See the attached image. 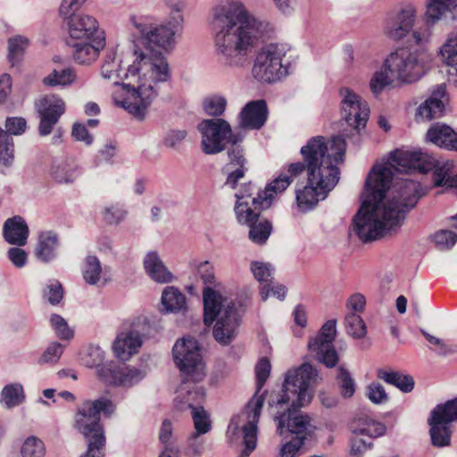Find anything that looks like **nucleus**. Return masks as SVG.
I'll list each match as a JSON object with an SVG mask.
<instances>
[{
  "mask_svg": "<svg viewBox=\"0 0 457 457\" xmlns=\"http://www.w3.org/2000/svg\"><path fill=\"white\" fill-rule=\"evenodd\" d=\"M130 21L144 44L152 48L168 50L173 47L174 36L182 28L184 19L178 15L173 18V21L160 25L155 24L154 19L148 16H132Z\"/></svg>",
  "mask_w": 457,
  "mask_h": 457,
  "instance_id": "4468645a",
  "label": "nucleus"
},
{
  "mask_svg": "<svg viewBox=\"0 0 457 457\" xmlns=\"http://www.w3.org/2000/svg\"><path fill=\"white\" fill-rule=\"evenodd\" d=\"M263 406V399L255 397L247 403L242 412L230 420L228 427V436H235L240 430L243 433L245 448L238 457H249L257 445V424Z\"/></svg>",
  "mask_w": 457,
  "mask_h": 457,
  "instance_id": "2eb2a0df",
  "label": "nucleus"
},
{
  "mask_svg": "<svg viewBox=\"0 0 457 457\" xmlns=\"http://www.w3.org/2000/svg\"><path fill=\"white\" fill-rule=\"evenodd\" d=\"M6 131L0 127V162L10 165L13 161V141L11 135H21L25 132L27 121L21 117H10L5 121Z\"/></svg>",
  "mask_w": 457,
  "mask_h": 457,
  "instance_id": "4be33fe9",
  "label": "nucleus"
},
{
  "mask_svg": "<svg viewBox=\"0 0 457 457\" xmlns=\"http://www.w3.org/2000/svg\"><path fill=\"white\" fill-rule=\"evenodd\" d=\"M77 79V75L72 68L64 69H54L47 76H46L42 83L46 87H65L73 84Z\"/></svg>",
  "mask_w": 457,
  "mask_h": 457,
  "instance_id": "58836bf2",
  "label": "nucleus"
},
{
  "mask_svg": "<svg viewBox=\"0 0 457 457\" xmlns=\"http://www.w3.org/2000/svg\"><path fill=\"white\" fill-rule=\"evenodd\" d=\"M431 412L449 424L457 422V397L437 404Z\"/></svg>",
  "mask_w": 457,
  "mask_h": 457,
  "instance_id": "09e8293b",
  "label": "nucleus"
},
{
  "mask_svg": "<svg viewBox=\"0 0 457 457\" xmlns=\"http://www.w3.org/2000/svg\"><path fill=\"white\" fill-rule=\"evenodd\" d=\"M103 220L110 226H118L128 216V211L120 204H112L105 206L102 212Z\"/></svg>",
  "mask_w": 457,
  "mask_h": 457,
  "instance_id": "49530a36",
  "label": "nucleus"
},
{
  "mask_svg": "<svg viewBox=\"0 0 457 457\" xmlns=\"http://www.w3.org/2000/svg\"><path fill=\"white\" fill-rule=\"evenodd\" d=\"M346 136H337L330 141L321 136L312 137L300 150L303 162L291 163L286 171L280 173L289 176L291 183L295 177L306 170L307 183L303 189L296 190V202L302 211L312 209L337 184L338 164L344 161Z\"/></svg>",
  "mask_w": 457,
  "mask_h": 457,
  "instance_id": "20e7f679",
  "label": "nucleus"
},
{
  "mask_svg": "<svg viewBox=\"0 0 457 457\" xmlns=\"http://www.w3.org/2000/svg\"><path fill=\"white\" fill-rule=\"evenodd\" d=\"M442 61L457 70V29L452 32L440 48Z\"/></svg>",
  "mask_w": 457,
  "mask_h": 457,
  "instance_id": "37998d69",
  "label": "nucleus"
},
{
  "mask_svg": "<svg viewBox=\"0 0 457 457\" xmlns=\"http://www.w3.org/2000/svg\"><path fill=\"white\" fill-rule=\"evenodd\" d=\"M290 47L283 43H270L256 54L252 74L262 83H275L291 74L294 67L287 57Z\"/></svg>",
  "mask_w": 457,
  "mask_h": 457,
  "instance_id": "9d476101",
  "label": "nucleus"
},
{
  "mask_svg": "<svg viewBox=\"0 0 457 457\" xmlns=\"http://www.w3.org/2000/svg\"><path fill=\"white\" fill-rule=\"evenodd\" d=\"M50 324L55 335L62 340H70L74 337V330L68 325L64 318L59 314L50 317Z\"/></svg>",
  "mask_w": 457,
  "mask_h": 457,
  "instance_id": "864d4df0",
  "label": "nucleus"
},
{
  "mask_svg": "<svg viewBox=\"0 0 457 457\" xmlns=\"http://www.w3.org/2000/svg\"><path fill=\"white\" fill-rule=\"evenodd\" d=\"M268 118L267 104L264 100L247 103L238 114V126L236 128L244 133L245 129H260Z\"/></svg>",
  "mask_w": 457,
  "mask_h": 457,
  "instance_id": "b1692460",
  "label": "nucleus"
},
{
  "mask_svg": "<svg viewBox=\"0 0 457 457\" xmlns=\"http://www.w3.org/2000/svg\"><path fill=\"white\" fill-rule=\"evenodd\" d=\"M340 94L343 119L359 135L361 129L366 127L370 116L368 103L349 88L341 89Z\"/></svg>",
  "mask_w": 457,
  "mask_h": 457,
  "instance_id": "6ab92c4d",
  "label": "nucleus"
},
{
  "mask_svg": "<svg viewBox=\"0 0 457 457\" xmlns=\"http://www.w3.org/2000/svg\"><path fill=\"white\" fill-rule=\"evenodd\" d=\"M50 175L58 183L70 184L79 178L80 171L74 162L62 159L53 162Z\"/></svg>",
  "mask_w": 457,
  "mask_h": 457,
  "instance_id": "72a5a7b5",
  "label": "nucleus"
},
{
  "mask_svg": "<svg viewBox=\"0 0 457 457\" xmlns=\"http://www.w3.org/2000/svg\"><path fill=\"white\" fill-rule=\"evenodd\" d=\"M65 103L57 95H46L37 104V112L40 118L38 133L41 137L51 134L54 127L65 112Z\"/></svg>",
  "mask_w": 457,
  "mask_h": 457,
  "instance_id": "412c9836",
  "label": "nucleus"
},
{
  "mask_svg": "<svg viewBox=\"0 0 457 457\" xmlns=\"http://www.w3.org/2000/svg\"><path fill=\"white\" fill-rule=\"evenodd\" d=\"M366 395L376 404H382L388 399L383 386L378 382H373L368 386Z\"/></svg>",
  "mask_w": 457,
  "mask_h": 457,
  "instance_id": "0e129e2a",
  "label": "nucleus"
},
{
  "mask_svg": "<svg viewBox=\"0 0 457 457\" xmlns=\"http://www.w3.org/2000/svg\"><path fill=\"white\" fill-rule=\"evenodd\" d=\"M187 132L185 129H171L163 137V145L169 148H177L186 138Z\"/></svg>",
  "mask_w": 457,
  "mask_h": 457,
  "instance_id": "338daca9",
  "label": "nucleus"
},
{
  "mask_svg": "<svg viewBox=\"0 0 457 457\" xmlns=\"http://www.w3.org/2000/svg\"><path fill=\"white\" fill-rule=\"evenodd\" d=\"M68 19L70 40L91 39L97 36L104 37V32L99 29L98 21L95 17L79 13Z\"/></svg>",
  "mask_w": 457,
  "mask_h": 457,
  "instance_id": "5701e85b",
  "label": "nucleus"
},
{
  "mask_svg": "<svg viewBox=\"0 0 457 457\" xmlns=\"http://www.w3.org/2000/svg\"><path fill=\"white\" fill-rule=\"evenodd\" d=\"M83 278L89 285H96L102 273V265L99 259L93 255H88L82 268Z\"/></svg>",
  "mask_w": 457,
  "mask_h": 457,
  "instance_id": "c03bdc74",
  "label": "nucleus"
},
{
  "mask_svg": "<svg viewBox=\"0 0 457 457\" xmlns=\"http://www.w3.org/2000/svg\"><path fill=\"white\" fill-rule=\"evenodd\" d=\"M268 26L256 18L242 0H224L213 6L210 27L217 61L230 69L245 66Z\"/></svg>",
  "mask_w": 457,
  "mask_h": 457,
  "instance_id": "f03ea898",
  "label": "nucleus"
},
{
  "mask_svg": "<svg viewBox=\"0 0 457 457\" xmlns=\"http://www.w3.org/2000/svg\"><path fill=\"white\" fill-rule=\"evenodd\" d=\"M22 457H44L45 445L43 442L35 437H28L21 447Z\"/></svg>",
  "mask_w": 457,
  "mask_h": 457,
  "instance_id": "4d7b16f0",
  "label": "nucleus"
},
{
  "mask_svg": "<svg viewBox=\"0 0 457 457\" xmlns=\"http://www.w3.org/2000/svg\"><path fill=\"white\" fill-rule=\"evenodd\" d=\"M150 324L145 317L134 320L130 327L120 332L113 342L112 349L117 358L128 361L137 353L143 344V337L149 333Z\"/></svg>",
  "mask_w": 457,
  "mask_h": 457,
  "instance_id": "a211bd4d",
  "label": "nucleus"
},
{
  "mask_svg": "<svg viewBox=\"0 0 457 457\" xmlns=\"http://www.w3.org/2000/svg\"><path fill=\"white\" fill-rule=\"evenodd\" d=\"M347 333L355 338H361L366 335V326L361 316L357 313H348L345 319Z\"/></svg>",
  "mask_w": 457,
  "mask_h": 457,
  "instance_id": "3c124183",
  "label": "nucleus"
},
{
  "mask_svg": "<svg viewBox=\"0 0 457 457\" xmlns=\"http://www.w3.org/2000/svg\"><path fill=\"white\" fill-rule=\"evenodd\" d=\"M143 264L145 273L154 282L167 284L173 280L172 273L164 265L157 252H148L144 258Z\"/></svg>",
  "mask_w": 457,
  "mask_h": 457,
  "instance_id": "c756f323",
  "label": "nucleus"
},
{
  "mask_svg": "<svg viewBox=\"0 0 457 457\" xmlns=\"http://www.w3.org/2000/svg\"><path fill=\"white\" fill-rule=\"evenodd\" d=\"M24 398L23 387L18 383L5 386L1 392V402L7 408L19 405L23 402Z\"/></svg>",
  "mask_w": 457,
  "mask_h": 457,
  "instance_id": "79ce46f5",
  "label": "nucleus"
},
{
  "mask_svg": "<svg viewBox=\"0 0 457 457\" xmlns=\"http://www.w3.org/2000/svg\"><path fill=\"white\" fill-rule=\"evenodd\" d=\"M205 397L204 390L202 386H194L192 389H187L183 395L178 394L175 400V406L179 411H191V416L194 421L195 432L190 437V440H195L199 435L206 434L211 429V420L208 412L203 406L199 405Z\"/></svg>",
  "mask_w": 457,
  "mask_h": 457,
  "instance_id": "f3484780",
  "label": "nucleus"
},
{
  "mask_svg": "<svg viewBox=\"0 0 457 457\" xmlns=\"http://www.w3.org/2000/svg\"><path fill=\"white\" fill-rule=\"evenodd\" d=\"M60 239L56 232L45 230L38 233L35 247L36 258L44 263H49L58 257Z\"/></svg>",
  "mask_w": 457,
  "mask_h": 457,
  "instance_id": "cd10ccee",
  "label": "nucleus"
},
{
  "mask_svg": "<svg viewBox=\"0 0 457 457\" xmlns=\"http://www.w3.org/2000/svg\"><path fill=\"white\" fill-rule=\"evenodd\" d=\"M44 296L52 305L58 304L63 297V289L57 280H50L44 290Z\"/></svg>",
  "mask_w": 457,
  "mask_h": 457,
  "instance_id": "680f3d73",
  "label": "nucleus"
},
{
  "mask_svg": "<svg viewBox=\"0 0 457 457\" xmlns=\"http://www.w3.org/2000/svg\"><path fill=\"white\" fill-rule=\"evenodd\" d=\"M447 102L446 85L445 83L437 85L431 92V96L417 109L416 119L432 120L440 118L445 112Z\"/></svg>",
  "mask_w": 457,
  "mask_h": 457,
  "instance_id": "393cba45",
  "label": "nucleus"
},
{
  "mask_svg": "<svg viewBox=\"0 0 457 457\" xmlns=\"http://www.w3.org/2000/svg\"><path fill=\"white\" fill-rule=\"evenodd\" d=\"M385 67L396 81L404 84L419 80L424 73L417 54L408 48H399L391 53L385 60Z\"/></svg>",
  "mask_w": 457,
  "mask_h": 457,
  "instance_id": "dca6fc26",
  "label": "nucleus"
},
{
  "mask_svg": "<svg viewBox=\"0 0 457 457\" xmlns=\"http://www.w3.org/2000/svg\"><path fill=\"white\" fill-rule=\"evenodd\" d=\"M104 359V352L99 346H89L82 357L83 363L87 367H99Z\"/></svg>",
  "mask_w": 457,
  "mask_h": 457,
  "instance_id": "bf43d9fd",
  "label": "nucleus"
},
{
  "mask_svg": "<svg viewBox=\"0 0 457 457\" xmlns=\"http://www.w3.org/2000/svg\"><path fill=\"white\" fill-rule=\"evenodd\" d=\"M372 446L370 440L363 438L361 435L354 434L351 440V457H362V455Z\"/></svg>",
  "mask_w": 457,
  "mask_h": 457,
  "instance_id": "e2e57ef3",
  "label": "nucleus"
},
{
  "mask_svg": "<svg viewBox=\"0 0 457 457\" xmlns=\"http://www.w3.org/2000/svg\"><path fill=\"white\" fill-rule=\"evenodd\" d=\"M454 5H457V0H427L428 22L437 23Z\"/></svg>",
  "mask_w": 457,
  "mask_h": 457,
  "instance_id": "a19ab883",
  "label": "nucleus"
},
{
  "mask_svg": "<svg viewBox=\"0 0 457 457\" xmlns=\"http://www.w3.org/2000/svg\"><path fill=\"white\" fill-rule=\"evenodd\" d=\"M270 361L263 357L262 358L259 362L256 364L255 367V376H256V393L253 395V397L249 401V403L255 397H262L264 400L263 395H258V393L261 391V389L263 387L267 378L270 376Z\"/></svg>",
  "mask_w": 457,
  "mask_h": 457,
  "instance_id": "5fc2aeb1",
  "label": "nucleus"
},
{
  "mask_svg": "<svg viewBox=\"0 0 457 457\" xmlns=\"http://www.w3.org/2000/svg\"><path fill=\"white\" fill-rule=\"evenodd\" d=\"M434 242L438 249L448 250L457 242V234L451 230H440L435 233Z\"/></svg>",
  "mask_w": 457,
  "mask_h": 457,
  "instance_id": "13d9d810",
  "label": "nucleus"
},
{
  "mask_svg": "<svg viewBox=\"0 0 457 457\" xmlns=\"http://www.w3.org/2000/svg\"><path fill=\"white\" fill-rule=\"evenodd\" d=\"M228 156L229 162L223 168L228 173L226 184L235 188L238 180L245 176V172L247 170L245 167L246 160L244 157L243 149L239 143L231 145V147L228 150Z\"/></svg>",
  "mask_w": 457,
  "mask_h": 457,
  "instance_id": "c85d7f7f",
  "label": "nucleus"
},
{
  "mask_svg": "<svg viewBox=\"0 0 457 457\" xmlns=\"http://www.w3.org/2000/svg\"><path fill=\"white\" fill-rule=\"evenodd\" d=\"M123 79L138 76L137 88L128 92L116 104L127 110L139 120L145 119L146 109L158 96L162 84L170 79V70L166 59L161 54L146 55L141 53L126 71L121 70Z\"/></svg>",
  "mask_w": 457,
  "mask_h": 457,
  "instance_id": "39448f33",
  "label": "nucleus"
},
{
  "mask_svg": "<svg viewBox=\"0 0 457 457\" xmlns=\"http://www.w3.org/2000/svg\"><path fill=\"white\" fill-rule=\"evenodd\" d=\"M317 379V370L309 363H303L286 373L281 393L269 400L270 412L278 421L279 435H283L285 428L295 435L281 446L279 457H295L304 442L313 436L315 427L300 409L311 403Z\"/></svg>",
  "mask_w": 457,
  "mask_h": 457,
  "instance_id": "7ed1b4c3",
  "label": "nucleus"
},
{
  "mask_svg": "<svg viewBox=\"0 0 457 457\" xmlns=\"http://www.w3.org/2000/svg\"><path fill=\"white\" fill-rule=\"evenodd\" d=\"M393 179L394 172L382 164H375L366 178L361 205L351 227V231L364 243L376 240L399 228L405 214L416 206L421 196L420 183L400 179L393 185L391 196L382 203Z\"/></svg>",
  "mask_w": 457,
  "mask_h": 457,
  "instance_id": "f257e3e1",
  "label": "nucleus"
},
{
  "mask_svg": "<svg viewBox=\"0 0 457 457\" xmlns=\"http://www.w3.org/2000/svg\"><path fill=\"white\" fill-rule=\"evenodd\" d=\"M261 212H253V217L249 222H240L245 224L250 228L249 237L250 239L259 245L264 244L269 238L272 226L267 220H259Z\"/></svg>",
  "mask_w": 457,
  "mask_h": 457,
  "instance_id": "c9c22d12",
  "label": "nucleus"
},
{
  "mask_svg": "<svg viewBox=\"0 0 457 457\" xmlns=\"http://www.w3.org/2000/svg\"><path fill=\"white\" fill-rule=\"evenodd\" d=\"M198 273L206 286L203 291L204 324L210 326L215 321L213 337L220 345H228L237 336L245 305L210 287L215 284V275L209 262L200 263Z\"/></svg>",
  "mask_w": 457,
  "mask_h": 457,
  "instance_id": "423d86ee",
  "label": "nucleus"
},
{
  "mask_svg": "<svg viewBox=\"0 0 457 457\" xmlns=\"http://www.w3.org/2000/svg\"><path fill=\"white\" fill-rule=\"evenodd\" d=\"M172 355L177 367L183 375V380L177 394L183 395L187 389L205 378V365L199 343L191 337L178 340L173 348Z\"/></svg>",
  "mask_w": 457,
  "mask_h": 457,
  "instance_id": "9b49d317",
  "label": "nucleus"
},
{
  "mask_svg": "<svg viewBox=\"0 0 457 457\" xmlns=\"http://www.w3.org/2000/svg\"><path fill=\"white\" fill-rule=\"evenodd\" d=\"M162 304L167 312H181L187 308L186 296L178 288L167 287L162 292Z\"/></svg>",
  "mask_w": 457,
  "mask_h": 457,
  "instance_id": "ea45409f",
  "label": "nucleus"
},
{
  "mask_svg": "<svg viewBox=\"0 0 457 457\" xmlns=\"http://www.w3.org/2000/svg\"><path fill=\"white\" fill-rule=\"evenodd\" d=\"M395 80V79L391 76L390 71L386 70L384 62L381 69L373 74L370 81V90L377 96L380 94L386 86L391 85Z\"/></svg>",
  "mask_w": 457,
  "mask_h": 457,
  "instance_id": "de8ad7c7",
  "label": "nucleus"
},
{
  "mask_svg": "<svg viewBox=\"0 0 457 457\" xmlns=\"http://www.w3.org/2000/svg\"><path fill=\"white\" fill-rule=\"evenodd\" d=\"M4 238L10 245H25L29 236V228L25 220L15 216L8 219L4 224Z\"/></svg>",
  "mask_w": 457,
  "mask_h": 457,
  "instance_id": "2f4dec72",
  "label": "nucleus"
},
{
  "mask_svg": "<svg viewBox=\"0 0 457 457\" xmlns=\"http://www.w3.org/2000/svg\"><path fill=\"white\" fill-rule=\"evenodd\" d=\"M201 135V149L208 155L217 154L226 149L227 145L241 143L245 133L235 129L224 119H204L197 125Z\"/></svg>",
  "mask_w": 457,
  "mask_h": 457,
  "instance_id": "f8f14e48",
  "label": "nucleus"
},
{
  "mask_svg": "<svg viewBox=\"0 0 457 457\" xmlns=\"http://www.w3.org/2000/svg\"><path fill=\"white\" fill-rule=\"evenodd\" d=\"M427 139L438 147L457 151V132L445 123L433 124L427 132Z\"/></svg>",
  "mask_w": 457,
  "mask_h": 457,
  "instance_id": "7c9ffc66",
  "label": "nucleus"
},
{
  "mask_svg": "<svg viewBox=\"0 0 457 457\" xmlns=\"http://www.w3.org/2000/svg\"><path fill=\"white\" fill-rule=\"evenodd\" d=\"M427 7V0H425ZM427 9L423 14L422 23L416 26L418 10L413 4H403L389 11L384 19V34L393 41H401L411 35L416 45H423L429 41L432 28L436 23L427 21Z\"/></svg>",
  "mask_w": 457,
  "mask_h": 457,
  "instance_id": "0eeeda50",
  "label": "nucleus"
},
{
  "mask_svg": "<svg viewBox=\"0 0 457 457\" xmlns=\"http://www.w3.org/2000/svg\"><path fill=\"white\" fill-rule=\"evenodd\" d=\"M29 45V40L23 36H16L8 40V58L12 66L21 60Z\"/></svg>",
  "mask_w": 457,
  "mask_h": 457,
  "instance_id": "a18cd8bd",
  "label": "nucleus"
},
{
  "mask_svg": "<svg viewBox=\"0 0 457 457\" xmlns=\"http://www.w3.org/2000/svg\"><path fill=\"white\" fill-rule=\"evenodd\" d=\"M337 381L344 398H350L355 392V383L349 371L344 367L337 369Z\"/></svg>",
  "mask_w": 457,
  "mask_h": 457,
  "instance_id": "8fccbe9b",
  "label": "nucleus"
},
{
  "mask_svg": "<svg viewBox=\"0 0 457 457\" xmlns=\"http://www.w3.org/2000/svg\"><path fill=\"white\" fill-rule=\"evenodd\" d=\"M336 325L335 320H328L308 344L309 350L328 368H333L338 362V355L333 345L337 333Z\"/></svg>",
  "mask_w": 457,
  "mask_h": 457,
  "instance_id": "aec40b11",
  "label": "nucleus"
},
{
  "mask_svg": "<svg viewBox=\"0 0 457 457\" xmlns=\"http://www.w3.org/2000/svg\"><path fill=\"white\" fill-rule=\"evenodd\" d=\"M98 372L104 377L105 382L125 387H130L138 383L146 374L144 370L129 366L115 369L103 367L98 370Z\"/></svg>",
  "mask_w": 457,
  "mask_h": 457,
  "instance_id": "bb28decb",
  "label": "nucleus"
},
{
  "mask_svg": "<svg viewBox=\"0 0 457 457\" xmlns=\"http://www.w3.org/2000/svg\"><path fill=\"white\" fill-rule=\"evenodd\" d=\"M388 168L399 173L419 172L425 174L432 170V180L436 187L450 188L448 180L452 179L448 164L440 165L433 156L420 151L395 150L390 153Z\"/></svg>",
  "mask_w": 457,
  "mask_h": 457,
  "instance_id": "6e6552de",
  "label": "nucleus"
},
{
  "mask_svg": "<svg viewBox=\"0 0 457 457\" xmlns=\"http://www.w3.org/2000/svg\"><path fill=\"white\" fill-rule=\"evenodd\" d=\"M64 345L58 342L51 343L39 358V363H55L63 353Z\"/></svg>",
  "mask_w": 457,
  "mask_h": 457,
  "instance_id": "052dcab7",
  "label": "nucleus"
},
{
  "mask_svg": "<svg viewBox=\"0 0 457 457\" xmlns=\"http://www.w3.org/2000/svg\"><path fill=\"white\" fill-rule=\"evenodd\" d=\"M428 422L430 427L429 435L432 445L437 448L449 446L453 433L450 424L440 418H436V415L433 412L430 413Z\"/></svg>",
  "mask_w": 457,
  "mask_h": 457,
  "instance_id": "473e14b6",
  "label": "nucleus"
},
{
  "mask_svg": "<svg viewBox=\"0 0 457 457\" xmlns=\"http://www.w3.org/2000/svg\"><path fill=\"white\" fill-rule=\"evenodd\" d=\"M71 136L76 141L83 142L87 145L93 143L94 137L89 134L87 125L76 122L72 126Z\"/></svg>",
  "mask_w": 457,
  "mask_h": 457,
  "instance_id": "774afa93",
  "label": "nucleus"
},
{
  "mask_svg": "<svg viewBox=\"0 0 457 457\" xmlns=\"http://www.w3.org/2000/svg\"><path fill=\"white\" fill-rule=\"evenodd\" d=\"M377 377L387 384L393 385L402 392L409 393L414 387V379L410 375L403 374L399 371L386 370L378 369Z\"/></svg>",
  "mask_w": 457,
  "mask_h": 457,
  "instance_id": "e433bc0d",
  "label": "nucleus"
},
{
  "mask_svg": "<svg viewBox=\"0 0 457 457\" xmlns=\"http://www.w3.org/2000/svg\"><path fill=\"white\" fill-rule=\"evenodd\" d=\"M115 409L114 403L105 397H100L94 401H84L77 409L73 427L87 440L105 437L101 423V412L105 417H111Z\"/></svg>",
  "mask_w": 457,
  "mask_h": 457,
  "instance_id": "ddd939ff",
  "label": "nucleus"
},
{
  "mask_svg": "<svg viewBox=\"0 0 457 457\" xmlns=\"http://www.w3.org/2000/svg\"><path fill=\"white\" fill-rule=\"evenodd\" d=\"M353 434L367 436L368 440L381 436L386 432V427L381 422L376 421L366 416L358 417L352 425Z\"/></svg>",
  "mask_w": 457,
  "mask_h": 457,
  "instance_id": "f704fd0d",
  "label": "nucleus"
},
{
  "mask_svg": "<svg viewBox=\"0 0 457 457\" xmlns=\"http://www.w3.org/2000/svg\"><path fill=\"white\" fill-rule=\"evenodd\" d=\"M250 270L256 280L261 283L271 282L272 274L274 271L271 264L263 262H252Z\"/></svg>",
  "mask_w": 457,
  "mask_h": 457,
  "instance_id": "6e6d98bb",
  "label": "nucleus"
},
{
  "mask_svg": "<svg viewBox=\"0 0 457 457\" xmlns=\"http://www.w3.org/2000/svg\"><path fill=\"white\" fill-rule=\"evenodd\" d=\"M204 110L209 116L219 117L223 114L227 106L224 96L214 95L204 100Z\"/></svg>",
  "mask_w": 457,
  "mask_h": 457,
  "instance_id": "603ef678",
  "label": "nucleus"
},
{
  "mask_svg": "<svg viewBox=\"0 0 457 457\" xmlns=\"http://www.w3.org/2000/svg\"><path fill=\"white\" fill-rule=\"evenodd\" d=\"M289 185L290 177L285 174H279L262 192H259L252 183L243 185L236 193L235 212L238 222H249L253 212L269 208L274 196L285 191Z\"/></svg>",
  "mask_w": 457,
  "mask_h": 457,
  "instance_id": "1a4fd4ad",
  "label": "nucleus"
},
{
  "mask_svg": "<svg viewBox=\"0 0 457 457\" xmlns=\"http://www.w3.org/2000/svg\"><path fill=\"white\" fill-rule=\"evenodd\" d=\"M86 453L80 457H104L105 437L100 439H89Z\"/></svg>",
  "mask_w": 457,
  "mask_h": 457,
  "instance_id": "69168bd1",
  "label": "nucleus"
},
{
  "mask_svg": "<svg viewBox=\"0 0 457 457\" xmlns=\"http://www.w3.org/2000/svg\"><path fill=\"white\" fill-rule=\"evenodd\" d=\"M120 63L116 53L113 50L108 51L101 69L102 77L112 81L113 85H119L123 80Z\"/></svg>",
  "mask_w": 457,
  "mask_h": 457,
  "instance_id": "4c0bfd02",
  "label": "nucleus"
},
{
  "mask_svg": "<svg viewBox=\"0 0 457 457\" xmlns=\"http://www.w3.org/2000/svg\"><path fill=\"white\" fill-rule=\"evenodd\" d=\"M69 46L72 47V57L79 64L88 65L99 56L101 50L105 46V37H96L85 40H70Z\"/></svg>",
  "mask_w": 457,
  "mask_h": 457,
  "instance_id": "a878e982",
  "label": "nucleus"
}]
</instances>
